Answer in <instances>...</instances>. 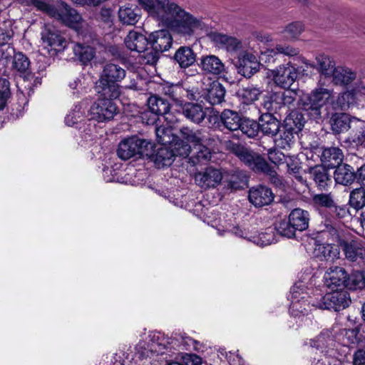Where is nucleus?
<instances>
[{"label":"nucleus","instance_id":"f257e3e1","mask_svg":"<svg viewBox=\"0 0 365 365\" xmlns=\"http://www.w3.org/2000/svg\"><path fill=\"white\" fill-rule=\"evenodd\" d=\"M154 19L174 32L182 35H191L196 29L202 28V21L186 12L175 2H168L166 6L159 7L152 0H138Z\"/></svg>","mask_w":365,"mask_h":365},{"label":"nucleus","instance_id":"f03ea898","mask_svg":"<svg viewBox=\"0 0 365 365\" xmlns=\"http://www.w3.org/2000/svg\"><path fill=\"white\" fill-rule=\"evenodd\" d=\"M126 76V71L118 64L106 63L96 83L97 92L110 98H118L120 94L118 84Z\"/></svg>","mask_w":365,"mask_h":365},{"label":"nucleus","instance_id":"7ed1b4c3","mask_svg":"<svg viewBox=\"0 0 365 365\" xmlns=\"http://www.w3.org/2000/svg\"><path fill=\"white\" fill-rule=\"evenodd\" d=\"M37 9L47 14L49 16L59 21L62 24L77 29L81 22V16L67 4L61 3L58 7L48 4L45 0H26Z\"/></svg>","mask_w":365,"mask_h":365},{"label":"nucleus","instance_id":"20e7f679","mask_svg":"<svg viewBox=\"0 0 365 365\" xmlns=\"http://www.w3.org/2000/svg\"><path fill=\"white\" fill-rule=\"evenodd\" d=\"M333 99L331 90L323 87L317 88L309 96L308 103L305 104L304 108L312 118L321 119L328 115L326 106L328 103L332 102Z\"/></svg>","mask_w":365,"mask_h":365},{"label":"nucleus","instance_id":"39448f33","mask_svg":"<svg viewBox=\"0 0 365 365\" xmlns=\"http://www.w3.org/2000/svg\"><path fill=\"white\" fill-rule=\"evenodd\" d=\"M153 144L146 140L132 137L122 140L117 150L118 156L122 160H128L135 155L144 156L150 155Z\"/></svg>","mask_w":365,"mask_h":365},{"label":"nucleus","instance_id":"423d86ee","mask_svg":"<svg viewBox=\"0 0 365 365\" xmlns=\"http://www.w3.org/2000/svg\"><path fill=\"white\" fill-rule=\"evenodd\" d=\"M98 98L90 108L88 115L90 119L96 120L98 122H105L113 119L118 113V108L113 101L117 98H110L100 95Z\"/></svg>","mask_w":365,"mask_h":365},{"label":"nucleus","instance_id":"0eeeda50","mask_svg":"<svg viewBox=\"0 0 365 365\" xmlns=\"http://www.w3.org/2000/svg\"><path fill=\"white\" fill-rule=\"evenodd\" d=\"M161 92L180 106L184 104L185 98L191 101H198L202 97L201 91L197 87L185 88L180 84L165 83L161 86Z\"/></svg>","mask_w":365,"mask_h":365},{"label":"nucleus","instance_id":"6e6552de","mask_svg":"<svg viewBox=\"0 0 365 365\" xmlns=\"http://www.w3.org/2000/svg\"><path fill=\"white\" fill-rule=\"evenodd\" d=\"M232 151L241 161L255 172L265 173L269 170V165L260 155L240 145H235Z\"/></svg>","mask_w":365,"mask_h":365},{"label":"nucleus","instance_id":"1a4fd4ad","mask_svg":"<svg viewBox=\"0 0 365 365\" xmlns=\"http://www.w3.org/2000/svg\"><path fill=\"white\" fill-rule=\"evenodd\" d=\"M351 303L349 292L345 289L331 290L322 298L320 308L339 312L348 307Z\"/></svg>","mask_w":365,"mask_h":365},{"label":"nucleus","instance_id":"9d476101","mask_svg":"<svg viewBox=\"0 0 365 365\" xmlns=\"http://www.w3.org/2000/svg\"><path fill=\"white\" fill-rule=\"evenodd\" d=\"M349 279V274L341 267H330L323 277L324 285L330 290L344 289Z\"/></svg>","mask_w":365,"mask_h":365},{"label":"nucleus","instance_id":"9b49d317","mask_svg":"<svg viewBox=\"0 0 365 365\" xmlns=\"http://www.w3.org/2000/svg\"><path fill=\"white\" fill-rule=\"evenodd\" d=\"M272 73L274 83L282 88H289L298 76L297 69L289 63L279 66Z\"/></svg>","mask_w":365,"mask_h":365},{"label":"nucleus","instance_id":"f8f14e48","mask_svg":"<svg viewBox=\"0 0 365 365\" xmlns=\"http://www.w3.org/2000/svg\"><path fill=\"white\" fill-rule=\"evenodd\" d=\"M43 42L55 51H63L66 47V41L60 32L50 24H46L41 31Z\"/></svg>","mask_w":365,"mask_h":365},{"label":"nucleus","instance_id":"ddd939ff","mask_svg":"<svg viewBox=\"0 0 365 365\" xmlns=\"http://www.w3.org/2000/svg\"><path fill=\"white\" fill-rule=\"evenodd\" d=\"M222 179V174L220 170L213 167H208L195 175V183L202 189L216 187L221 182Z\"/></svg>","mask_w":365,"mask_h":365},{"label":"nucleus","instance_id":"4468645a","mask_svg":"<svg viewBox=\"0 0 365 365\" xmlns=\"http://www.w3.org/2000/svg\"><path fill=\"white\" fill-rule=\"evenodd\" d=\"M235 66L239 74L249 78L259 71L260 63L255 55L244 52L239 56Z\"/></svg>","mask_w":365,"mask_h":365},{"label":"nucleus","instance_id":"2eb2a0df","mask_svg":"<svg viewBox=\"0 0 365 365\" xmlns=\"http://www.w3.org/2000/svg\"><path fill=\"white\" fill-rule=\"evenodd\" d=\"M339 245L341 247L345 257L351 262L361 259L365 263V247L361 240L353 239L350 241L340 240Z\"/></svg>","mask_w":365,"mask_h":365},{"label":"nucleus","instance_id":"dca6fc26","mask_svg":"<svg viewBox=\"0 0 365 365\" xmlns=\"http://www.w3.org/2000/svg\"><path fill=\"white\" fill-rule=\"evenodd\" d=\"M208 37L217 47L225 49L230 53L237 52L242 48V41L233 36L212 31L208 34Z\"/></svg>","mask_w":365,"mask_h":365},{"label":"nucleus","instance_id":"f3484780","mask_svg":"<svg viewBox=\"0 0 365 365\" xmlns=\"http://www.w3.org/2000/svg\"><path fill=\"white\" fill-rule=\"evenodd\" d=\"M173 38L168 30L152 32L148 37V44L157 52L168 51L172 46Z\"/></svg>","mask_w":365,"mask_h":365},{"label":"nucleus","instance_id":"a211bd4d","mask_svg":"<svg viewBox=\"0 0 365 365\" xmlns=\"http://www.w3.org/2000/svg\"><path fill=\"white\" fill-rule=\"evenodd\" d=\"M199 66L203 73L207 75L217 76L225 71L224 63L215 55L202 56Z\"/></svg>","mask_w":365,"mask_h":365},{"label":"nucleus","instance_id":"6ab92c4d","mask_svg":"<svg viewBox=\"0 0 365 365\" xmlns=\"http://www.w3.org/2000/svg\"><path fill=\"white\" fill-rule=\"evenodd\" d=\"M148 106L153 113L162 116L169 123H174L175 119L170 113V106L168 101L158 96H152L148 99Z\"/></svg>","mask_w":365,"mask_h":365},{"label":"nucleus","instance_id":"aec40b11","mask_svg":"<svg viewBox=\"0 0 365 365\" xmlns=\"http://www.w3.org/2000/svg\"><path fill=\"white\" fill-rule=\"evenodd\" d=\"M313 254L320 261L334 262L339 258L340 250L333 243H318L315 245Z\"/></svg>","mask_w":365,"mask_h":365},{"label":"nucleus","instance_id":"412c9836","mask_svg":"<svg viewBox=\"0 0 365 365\" xmlns=\"http://www.w3.org/2000/svg\"><path fill=\"white\" fill-rule=\"evenodd\" d=\"M300 287V284L298 285L295 284L291 289L292 304L289 307V312L291 314L295 317H299L301 315H307L309 312L308 308H309V304L304 299V296L301 297L302 300L299 299L300 292L298 289L302 290Z\"/></svg>","mask_w":365,"mask_h":365},{"label":"nucleus","instance_id":"4be33fe9","mask_svg":"<svg viewBox=\"0 0 365 365\" xmlns=\"http://www.w3.org/2000/svg\"><path fill=\"white\" fill-rule=\"evenodd\" d=\"M249 200L255 206L262 207L273 201L274 194L270 188L259 185L250 190Z\"/></svg>","mask_w":365,"mask_h":365},{"label":"nucleus","instance_id":"5701e85b","mask_svg":"<svg viewBox=\"0 0 365 365\" xmlns=\"http://www.w3.org/2000/svg\"><path fill=\"white\" fill-rule=\"evenodd\" d=\"M354 168L350 165L344 163L338 165L334 171V178L336 183L349 186L356 180Z\"/></svg>","mask_w":365,"mask_h":365},{"label":"nucleus","instance_id":"b1692460","mask_svg":"<svg viewBox=\"0 0 365 365\" xmlns=\"http://www.w3.org/2000/svg\"><path fill=\"white\" fill-rule=\"evenodd\" d=\"M354 118L344 113H334L329 120L331 130L333 133L338 135L349 130Z\"/></svg>","mask_w":365,"mask_h":365},{"label":"nucleus","instance_id":"393cba45","mask_svg":"<svg viewBox=\"0 0 365 365\" xmlns=\"http://www.w3.org/2000/svg\"><path fill=\"white\" fill-rule=\"evenodd\" d=\"M226 90L218 81L212 82L207 91L202 93L205 100L211 105H219L225 101Z\"/></svg>","mask_w":365,"mask_h":365},{"label":"nucleus","instance_id":"a878e982","mask_svg":"<svg viewBox=\"0 0 365 365\" xmlns=\"http://www.w3.org/2000/svg\"><path fill=\"white\" fill-rule=\"evenodd\" d=\"M124 43L130 51L142 53L148 45V38L140 33L131 31L125 38Z\"/></svg>","mask_w":365,"mask_h":365},{"label":"nucleus","instance_id":"bb28decb","mask_svg":"<svg viewBox=\"0 0 365 365\" xmlns=\"http://www.w3.org/2000/svg\"><path fill=\"white\" fill-rule=\"evenodd\" d=\"M258 124L259 130L264 135L274 136L279 131L280 122L270 113L262 115Z\"/></svg>","mask_w":365,"mask_h":365},{"label":"nucleus","instance_id":"cd10ccee","mask_svg":"<svg viewBox=\"0 0 365 365\" xmlns=\"http://www.w3.org/2000/svg\"><path fill=\"white\" fill-rule=\"evenodd\" d=\"M182 113L187 120L196 124L202 123L206 116L202 106L193 103H185L182 106Z\"/></svg>","mask_w":365,"mask_h":365},{"label":"nucleus","instance_id":"c85d7f7f","mask_svg":"<svg viewBox=\"0 0 365 365\" xmlns=\"http://www.w3.org/2000/svg\"><path fill=\"white\" fill-rule=\"evenodd\" d=\"M348 140L359 146L365 142V121L354 118L349 128Z\"/></svg>","mask_w":365,"mask_h":365},{"label":"nucleus","instance_id":"c756f323","mask_svg":"<svg viewBox=\"0 0 365 365\" xmlns=\"http://www.w3.org/2000/svg\"><path fill=\"white\" fill-rule=\"evenodd\" d=\"M343 153L336 147L324 148L321 154V160L327 168H336L343 160Z\"/></svg>","mask_w":365,"mask_h":365},{"label":"nucleus","instance_id":"7c9ffc66","mask_svg":"<svg viewBox=\"0 0 365 365\" xmlns=\"http://www.w3.org/2000/svg\"><path fill=\"white\" fill-rule=\"evenodd\" d=\"M316 66L307 61L304 62V63L311 68H316L321 74L329 77L333 74V72L336 68L334 59L325 54L318 55L316 57Z\"/></svg>","mask_w":365,"mask_h":365},{"label":"nucleus","instance_id":"2f4dec72","mask_svg":"<svg viewBox=\"0 0 365 365\" xmlns=\"http://www.w3.org/2000/svg\"><path fill=\"white\" fill-rule=\"evenodd\" d=\"M288 219L296 230L302 232L309 227V214L306 210L296 208L290 212Z\"/></svg>","mask_w":365,"mask_h":365},{"label":"nucleus","instance_id":"473e14b6","mask_svg":"<svg viewBox=\"0 0 365 365\" xmlns=\"http://www.w3.org/2000/svg\"><path fill=\"white\" fill-rule=\"evenodd\" d=\"M316 231L318 234V237L327 240V242H337L339 243L340 240L339 230L334 224L328 220H325L319 225Z\"/></svg>","mask_w":365,"mask_h":365},{"label":"nucleus","instance_id":"72a5a7b5","mask_svg":"<svg viewBox=\"0 0 365 365\" xmlns=\"http://www.w3.org/2000/svg\"><path fill=\"white\" fill-rule=\"evenodd\" d=\"M312 179L317 187L326 190L332 182L328 170L323 166H316L310 172Z\"/></svg>","mask_w":365,"mask_h":365},{"label":"nucleus","instance_id":"f704fd0d","mask_svg":"<svg viewBox=\"0 0 365 365\" xmlns=\"http://www.w3.org/2000/svg\"><path fill=\"white\" fill-rule=\"evenodd\" d=\"M362 335L359 334V329L356 327L351 329H343L340 330L338 339L344 346H356L362 341Z\"/></svg>","mask_w":365,"mask_h":365},{"label":"nucleus","instance_id":"c9c22d12","mask_svg":"<svg viewBox=\"0 0 365 365\" xmlns=\"http://www.w3.org/2000/svg\"><path fill=\"white\" fill-rule=\"evenodd\" d=\"M140 12L137 6H121L118 10V18L123 24L135 25L140 18Z\"/></svg>","mask_w":365,"mask_h":365},{"label":"nucleus","instance_id":"e433bc0d","mask_svg":"<svg viewBox=\"0 0 365 365\" xmlns=\"http://www.w3.org/2000/svg\"><path fill=\"white\" fill-rule=\"evenodd\" d=\"M304 123L303 115L297 110H292L285 118L283 128H287L288 130H292L297 134L302 130Z\"/></svg>","mask_w":365,"mask_h":365},{"label":"nucleus","instance_id":"4c0bfd02","mask_svg":"<svg viewBox=\"0 0 365 365\" xmlns=\"http://www.w3.org/2000/svg\"><path fill=\"white\" fill-rule=\"evenodd\" d=\"M195 54L188 46H181L175 52V61L181 68H187L195 62Z\"/></svg>","mask_w":365,"mask_h":365},{"label":"nucleus","instance_id":"58836bf2","mask_svg":"<svg viewBox=\"0 0 365 365\" xmlns=\"http://www.w3.org/2000/svg\"><path fill=\"white\" fill-rule=\"evenodd\" d=\"M331 76L335 85H348L356 78V75L349 68L336 66Z\"/></svg>","mask_w":365,"mask_h":365},{"label":"nucleus","instance_id":"ea45409f","mask_svg":"<svg viewBox=\"0 0 365 365\" xmlns=\"http://www.w3.org/2000/svg\"><path fill=\"white\" fill-rule=\"evenodd\" d=\"M220 120L224 126L232 131L237 130L242 122L238 113L232 110H225L222 112Z\"/></svg>","mask_w":365,"mask_h":365},{"label":"nucleus","instance_id":"a19ab883","mask_svg":"<svg viewBox=\"0 0 365 365\" xmlns=\"http://www.w3.org/2000/svg\"><path fill=\"white\" fill-rule=\"evenodd\" d=\"M30 65L31 63L29 61L28 58L24 56V87L29 90V95H30V92L33 90L34 87L41 83L40 73L36 76L33 72L34 68Z\"/></svg>","mask_w":365,"mask_h":365},{"label":"nucleus","instance_id":"79ce46f5","mask_svg":"<svg viewBox=\"0 0 365 365\" xmlns=\"http://www.w3.org/2000/svg\"><path fill=\"white\" fill-rule=\"evenodd\" d=\"M175 153L173 150L167 147H160L153 155V160L158 167L170 165L174 161Z\"/></svg>","mask_w":365,"mask_h":365},{"label":"nucleus","instance_id":"37998d69","mask_svg":"<svg viewBox=\"0 0 365 365\" xmlns=\"http://www.w3.org/2000/svg\"><path fill=\"white\" fill-rule=\"evenodd\" d=\"M180 134L184 140L187 143H192L194 147L205 144L207 141V138L202 131H193L187 127L182 128L180 129Z\"/></svg>","mask_w":365,"mask_h":365},{"label":"nucleus","instance_id":"c03bdc74","mask_svg":"<svg viewBox=\"0 0 365 365\" xmlns=\"http://www.w3.org/2000/svg\"><path fill=\"white\" fill-rule=\"evenodd\" d=\"M297 98V93L292 90H286L284 92L273 93L270 96L272 102H275L279 106H289L294 104Z\"/></svg>","mask_w":365,"mask_h":365},{"label":"nucleus","instance_id":"a18cd8bd","mask_svg":"<svg viewBox=\"0 0 365 365\" xmlns=\"http://www.w3.org/2000/svg\"><path fill=\"white\" fill-rule=\"evenodd\" d=\"M262 91L252 85L243 87L237 91V96L245 104H250L259 98Z\"/></svg>","mask_w":365,"mask_h":365},{"label":"nucleus","instance_id":"49530a36","mask_svg":"<svg viewBox=\"0 0 365 365\" xmlns=\"http://www.w3.org/2000/svg\"><path fill=\"white\" fill-rule=\"evenodd\" d=\"M312 202L313 205L317 207L332 210L335 206L334 197L331 192L314 194L312 196Z\"/></svg>","mask_w":365,"mask_h":365},{"label":"nucleus","instance_id":"de8ad7c7","mask_svg":"<svg viewBox=\"0 0 365 365\" xmlns=\"http://www.w3.org/2000/svg\"><path fill=\"white\" fill-rule=\"evenodd\" d=\"M73 52L83 64L89 63L96 56V51L93 47L81 43H76L74 46Z\"/></svg>","mask_w":365,"mask_h":365},{"label":"nucleus","instance_id":"09e8293b","mask_svg":"<svg viewBox=\"0 0 365 365\" xmlns=\"http://www.w3.org/2000/svg\"><path fill=\"white\" fill-rule=\"evenodd\" d=\"M210 158V151L204 144L193 147L190 156V160L193 164L202 163Z\"/></svg>","mask_w":365,"mask_h":365},{"label":"nucleus","instance_id":"8fccbe9b","mask_svg":"<svg viewBox=\"0 0 365 365\" xmlns=\"http://www.w3.org/2000/svg\"><path fill=\"white\" fill-rule=\"evenodd\" d=\"M297 133L287 128H283L278 138L275 139V144L282 149H289L294 143V135Z\"/></svg>","mask_w":365,"mask_h":365},{"label":"nucleus","instance_id":"3c124183","mask_svg":"<svg viewBox=\"0 0 365 365\" xmlns=\"http://www.w3.org/2000/svg\"><path fill=\"white\" fill-rule=\"evenodd\" d=\"M304 31V25L301 21H294L287 24L282 33L289 40H296Z\"/></svg>","mask_w":365,"mask_h":365},{"label":"nucleus","instance_id":"603ef678","mask_svg":"<svg viewBox=\"0 0 365 365\" xmlns=\"http://www.w3.org/2000/svg\"><path fill=\"white\" fill-rule=\"evenodd\" d=\"M349 202L354 209H361L365 205V189L359 187L353 190L350 193Z\"/></svg>","mask_w":365,"mask_h":365},{"label":"nucleus","instance_id":"864d4df0","mask_svg":"<svg viewBox=\"0 0 365 365\" xmlns=\"http://www.w3.org/2000/svg\"><path fill=\"white\" fill-rule=\"evenodd\" d=\"M279 235L287 238H292L295 236V228L292 226L290 220H282L276 224L274 228Z\"/></svg>","mask_w":365,"mask_h":365},{"label":"nucleus","instance_id":"5fc2aeb1","mask_svg":"<svg viewBox=\"0 0 365 365\" xmlns=\"http://www.w3.org/2000/svg\"><path fill=\"white\" fill-rule=\"evenodd\" d=\"M275 231L273 228H268L265 232L260 233L257 237H255V243L257 245L264 247L275 242Z\"/></svg>","mask_w":365,"mask_h":365},{"label":"nucleus","instance_id":"6e6d98bb","mask_svg":"<svg viewBox=\"0 0 365 365\" xmlns=\"http://www.w3.org/2000/svg\"><path fill=\"white\" fill-rule=\"evenodd\" d=\"M84 119V110L80 105H76L72 111L65 118V122L68 126H73Z\"/></svg>","mask_w":365,"mask_h":365},{"label":"nucleus","instance_id":"4d7b16f0","mask_svg":"<svg viewBox=\"0 0 365 365\" xmlns=\"http://www.w3.org/2000/svg\"><path fill=\"white\" fill-rule=\"evenodd\" d=\"M333 342L331 333L329 331H324L313 341L312 346L322 349L331 346Z\"/></svg>","mask_w":365,"mask_h":365},{"label":"nucleus","instance_id":"13d9d810","mask_svg":"<svg viewBox=\"0 0 365 365\" xmlns=\"http://www.w3.org/2000/svg\"><path fill=\"white\" fill-rule=\"evenodd\" d=\"M346 287L349 289H362L365 287V278L361 272H355L349 274Z\"/></svg>","mask_w":365,"mask_h":365},{"label":"nucleus","instance_id":"bf43d9fd","mask_svg":"<svg viewBox=\"0 0 365 365\" xmlns=\"http://www.w3.org/2000/svg\"><path fill=\"white\" fill-rule=\"evenodd\" d=\"M239 129L248 137L254 138L257 135L259 128V124L255 121L246 119L242 120Z\"/></svg>","mask_w":365,"mask_h":365},{"label":"nucleus","instance_id":"052dcab7","mask_svg":"<svg viewBox=\"0 0 365 365\" xmlns=\"http://www.w3.org/2000/svg\"><path fill=\"white\" fill-rule=\"evenodd\" d=\"M9 81L0 76V110H2L10 96Z\"/></svg>","mask_w":365,"mask_h":365},{"label":"nucleus","instance_id":"680f3d73","mask_svg":"<svg viewBox=\"0 0 365 365\" xmlns=\"http://www.w3.org/2000/svg\"><path fill=\"white\" fill-rule=\"evenodd\" d=\"M150 341L163 349H166L168 346L171 344L170 339L165 336L164 334L161 332H152L150 334Z\"/></svg>","mask_w":365,"mask_h":365},{"label":"nucleus","instance_id":"e2e57ef3","mask_svg":"<svg viewBox=\"0 0 365 365\" xmlns=\"http://www.w3.org/2000/svg\"><path fill=\"white\" fill-rule=\"evenodd\" d=\"M273 51L274 53H282L287 56H295L299 53V49L297 48L281 44L277 45Z\"/></svg>","mask_w":365,"mask_h":365},{"label":"nucleus","instance_id":"0e129e2a","mask_svg":"<svg viewBox=\"0 0 365 365\" xmlns=\"http://www.w3.org/2000/svg\"><path fill=\"white\" fill-rule=\"evenodd\" d=\"M269 160L275 165H281L287 163L286 155L277 150H269L268 151Z\"/></svg>","mask_w":365,"mask_h":365},{"label":"nucleus","instance_id":"69168bd1","mask_svg":"<svg viewBox=\"0 0 365 365\" xmlns=\"http://www.w3.org/2000/svg\"><path fill=\"white\" fill-rule=\"evenodd\" d=\"M143 53V58L147 64H154L159 58L160 52H157V51L153 50L152 47L150 48H145V51H142Z\"/></svg>","mask_w":365,"mask_h":365},{"label":"nucleus","instance_id":"338daca9","mask_svg":"<svg viewBox=\"0 0 365 365\" xmlns=\"http://www.w3.org/2000/svg\"><path fill=\"white\" fill-rule=\"evenodd\" d=\"M269 176L270 182L277 187H284V183L282 178L277 173V172L269 167V170L264 173Z\"/></svg>","mask_w":365,"mask_h":365},{"label":"nucleus","instance_id":"774afa93","mask_svg":"<svg viewBox=\"0 0 365 365\" xmlns=\"http://www.w3.org/2000/svg\"><path fill=\"white\" fill-rule=\"evenodd\" d=\"M287 172L289 174L292 175L298 181L301 182L303 180L302 176L300 175L301 167L297 162H287Z\"/></svg>","mask_w":365,"mask_h":365}]
</instances>
